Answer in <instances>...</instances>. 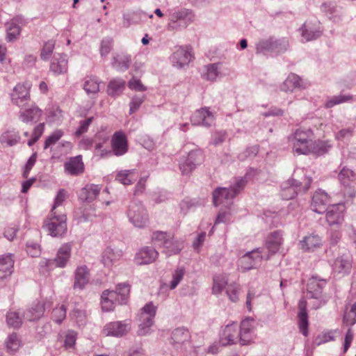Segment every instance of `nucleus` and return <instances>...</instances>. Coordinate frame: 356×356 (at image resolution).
<instances>
[{"mask_svg": "<svg viewBox=\"0 0 356 356\" xmlns=\"http://www.w3.org/2000/svg\"><path fill=\"white\" fill-rule=\"evenodd\" d=\"M315 136L310 128L298 129L290 142L293 151L298 154H314L322 155L332 147L330 140H314Z\"/></svg>", "mask_w": 356, "mask_h": 356, "instance_id": "obj_1", "label": "nucleus"}, {"mask_svg": "<svg viewBox=\"0 0 356 356\" xmlns=\"http://www.w3.org/2000/svg\"><path fill=\"white\" fill-rule=\"evenodd\" d=\"M130 286L127 284H120L116 291L105 290L101 297L102 308L105 312L113 310L117 303L124 304L129 298Z\"/></svg>", "mask_w": 356, "mask_h": 356, "instance_id": "obj_2", "label": "nucleus"}, {"mask_svg": "<svg viewBox=\"0 0 356 356\" xmlns=\"http://www.w3.org/2000/svg\"><path fill=\"white\" fill-rule=\"evenodd\" d=\"M227 280V277L225 275H216L213 278L212 292L218 295L225 289V293L229 300L233 302H236L239 300L241 286L236 282L228 284Z\"/></svg>", "mask_w": 356, "mask_h": 356, "instance_id": "obj_3", "label": "nucleus"}, {"mask_svg": "<svg viewBox=\"0 0 356 356\" xmlns=\"http://www.w3.org/2000/svg\"><path fill=\"white\" fill-rule=\"evenodd\" d=\"M245 181L243 179L238 180L236 185L231 189L227 188H219L213 193V201L216 206L220 204H227L236 195V194L245 186Z\"/></svg>", "mask_w": 356, "mask_h": 356, "instance_id": "obj_4", "label": "nucleus"}, {"mask_svg": "<svg viewBox=\"0 0 356 356\" xmlns=\"http://www.w3.org/2000/svg\"><path fill=\"white\" fill-rule=\"evenodd\" d=\"M152 242L156 247L163 246V251L168 256L178 253L182 248L181 243L171 240L170 236L162 232L153 234Z\"/></svg>", "mask_w": 356, "mask_h": 356, "instance_id": "obj_5", "label": "nucleus"}, {"mask_svg": "<svg viewBox=\"0 0 356 356\" xmlns=\"http://www.w3.org/2000/svg\"><path fill=\"white\" fill-rule=\"evenodd\" d=\"M326 284V280L320 279L315 276L308 280L307 284V296L309 298H314L317 300L318 303L315 305V308L319 307L325 302V300L323 298V289Z\"/></svg>", "mask_w": 356, "mask_h": 356, "instance_id": "obj_6", "label": "nucleus"}, {"mask_svg": "<svg viewBox=\"0 0 356 356\" xmlns=\"http://www.w3.org/2000/svg\"><path fill=\"white\" fill-rule=\"evenodd\" d=\"M45 226L51 236H62L67 230L66 216L58 214L56 211L54 214L51 211L49 217L45 221Z\"/></svg>", "mask_w": 356, "mask_h": 356, "instance_id": "obj_7", "label": "nucleus"}, {"mask_svg": "<svg viewBox=\"0 0 356 356\" xmlns=\"http://www.w3.org/2000/svg\"><path fill=\"white\" fill-rule=\"evenodd\" d=\"M127 216L129 221L136 227H144L148 222V214L140 204L131 203L129 206Z\"/></svg>", "mask_w": 356, "mask_h": 356, "instance_id": "obj_8", "label": "nucleus"}, {"mask_svg": "<svg viewBox=\"0 0 356 356\" xmlns=\"http://www.w3.org/2000/svg\"><path fill=\"white\" fill-rule=\"evenodd\" d=\"M156 314V307L152 302L146 304L141 309L139 314V329L138 333L139 335H145L149 332V327L153 324V319Z\"/></svg>", "mask_w": 356, "mask_h": 356, "instance_id": "obj_9", "label": "nucleus"}, {"mask_svg": "<svg viewBox=\"0 0 356 356\" xmlns=\"http://www.w3.org/2000/svg\"><path fill=\"white\" fill-rule=\"evenodd\" d=\"M288 42L284 40H274L269 38L259 42L257 44V53L263 54H272L279 53L286 49Z\"/></svg>", "mask_w": 356, "mask_h": 356, "instance_id": "obj_10", "label": "nucleus"}, {"mask_svg": "<svg viewBox=\"0 0 356 356\" xmlns=\"http://www.w3.org/2000/svg\"><path fill=\"white\" fill-rule=\"evenodd\" d=\"M110 132L102 130L97 132L94 136L95 155L100 157H105L111 155V149L108 143Z\"/></svg>", "mask_w": 356, "mask_h": 356, "instance_id": "obj_11", "label": "nucleus"}, {"mask_svg": "<svg viewBox=\"0 0 356 356\" xmlns=\"http://www.w3.org/2000/svg\"><path fill=\"white\" fill-rule=\"evenodd\" d=\"M32 84L29 81L18 83L10 94L12 102L18 106H23L30 100V90Z\"/></svg>", "mask_w": 356, "mask_h": 356, "instance_id": "obj_12", "label": "nucleus"}, {"mask_svg": "<svg viewBox=\"0 0 356 356\" xmlns=\"http://www.w3.org/2000/svg\"><path fill=\"white\" fill-rule=\"evenodd\" d=\"M256 322L252 318H245L241 321L239 331V342L241 345H248L256 339Z\"/></svg>", "mask_w": 356, "mask_h": 356, "instance_id": "obj_13", "label": "nucleus"}, {"mask_svg": "<svg viewBox=\"0 0 356 356\" xmlns=\"http://www.w3.org/2000/svg\"><path fill=\"white\" fill-rule=\"evenodd\" d=\"M269 259V254H261L260 249H257L245 254L238 260V266L244 270L255 268L261 264L263 260Z\"/></svg>", "mask_w": 356, "mask_h": 356, "instance_id": "obj_14", "label": "nucleus"}, {"mask_svg": "<svg viewBox=\"0 0 356 356\" xmlns=\"http://www.w3.org/2000/svg\"><path fill=\"white\" fill-rule=\"evenodd\" d=\"M284 238L282 232L280 231H275L270 233L266 239L265 248L260 249L261 254L271 255L277 252L283 244Z\"/></svg>", "mask_w": 356, "mask_h": 356, "instance_id": "obj_15", "label": "nucleus"}, {"mask_svg": "<svg viewBox=\"0 0 356 356\" xmlns=\"http://www.w3.org/2000/svg\"><path fill=\"white\" fill-rule=\"evenodd\" d=\"M339 179L343 186L344 195L353 197L356 193L355 173L348 168H343L339 174Z\"/></svg>", "mask_w": 356, "mask_h": 356, "instance_id": "obj_16", "label": "nucleus"}, {"mask_svg": "<svg viewBox=\"0 0 356 356\" xmlns=\"http://www.w3.org/2000/svg\"><path fill=\"white\" fill-rule=\"evenodd\" d=\"M111 154L122 156L128 151V140L125 134L121 131L115 132L112 136Z\"/></svg>", "mask_w": 356, "mask_h": 356, "instance_id": "obj_17", "label": "nucleus"}, {"mask_svg": "<svg viewBox=\"0 0 356 356\" xmlns=\"http://www.w3.org/2000/svg\"><path fill=\"white\" fill-rule=\"evenodd\" d=\"M352 257L350 252H345L337 257L333 264L332 270L338 275H346L350 272L352 268Z\"/></svg>", "mask_w": 356, "mask_h": 356, "instance_id": "obj_18", "label": "nucleus"}, {"mask_svg": "<svg viewBox=\"0 0 356 356\" xmlns=\"http://www.w3.org/2000/svg\"><path fill=\"white\" fill-rule=\"evenodd\" d=\"M192 49L190 47H179L171 56V61L173 65L182 67L188 64L193 58Z\"/></svg>", "mask_w": 356, "mask_h": 356, "instance_id": "obj_19", "label": "nucleus"}, {"mask_svg": "<svg viewBox=\"0 0 356 356\" xmlns=\"http://www.w3.org/2000/svg\"><path fill=\"white\" fill-rule=\"evenodd\" d=\"M130 330V325L125 321H115L107 323L102 330L105 336L122 337Z\"/></svg>", "mask_w": 356, "mask_h": 356, "instance_id": "obj_20", "label": "nucleus"}, {"mask_svg": "<svg viewBox=\"0 0 356 356\" xmlns=\"http://www.w3.org/2000/svg\"><path fill=\"white\" fill-rule=\"evenodd\" d=\"M202 161L203 154L202 152L198 149L193 150L188 154V157L180 163V170L183 174H188Z\"/></svg>", "mask_w": 356, "mask_h": 356, "instance_id": "obj_21", "label": "nucleus"}, {"mask_svg": "<svg viewBox=\"0 0 356 356\" xmlns=\"http://www.w3.org/2000/svg\"><path fill=\"white\" fill-rule=\"evenodd\" d=\"M323 241L318 234H311L305 236L299 242L300 249L304 252H314L322 248Z\"/></svg>", "mask_w": 356, "mask_h": 356, "instance_id": "obj_22", "label": "nucleus"}, {"mask_svg": "<svg viewBox=\"0 0 356 356\" xmlns=\"http://www.w3.org/2000/svg\"><path fill=\"white\" fill-rule=\"evenodd\" d=\"M310 179H305L303 184L302 183H297L289 186V184H286L282 186V197L285 200L292 199L298 192H305L307 191L310 187Z\"/></svg>", "mask_w": 356, "mask_h": 356, "instance_id": "obj_23", "label": "nucleus"}, {"mask_svg": "<svg viewBox=\"0 0 356 356\" xmlns=\"http://www.w3.org/2000/svg\"><path fill=\"white\" fill-rule=\"evenodd\" d=\"M239 332L236 323H232L226 325L220 337V343L222 346H228L239 341Z\"/></svg>", "mask_w": 356, "mask_h": 356, "instance_id": "obj_24", "label": "nucleus"}, {"mask_svg": "<svg viewBox=\"0 0 356 356\" xmlns=\"http://www.w3.org/2000/svg\"><path fill=\"white\" fill-rule=\"evenodd\" d=\"M345 206L343 204H337L330 206L326 213V220L330 225H339L343 220Z\"/></svg>", "mask_w": 356, "mask_h": 356, "instance_id": "obj_25", "label": "nucleus"}, {"mask_svg": "<svg viewBox=\"0 0 356 356\" xmlns=\"http://www.w3.org/2000/svg\"><path fill=\"white\" fill-rule=\"evenodd\" d=\"M330 202V197L325 192L319 190L315 192L313 195L311 207L316 213H323Z\"/></svg>", "mask_w": 356, "mask_h": 356, "instance_id": "obj_26", "label": "nucleus"}, {"mask_svg": "<svg viewBox=\"0 0 356 356\" xmlns=\"http://www.w3.org/2000/svg\"><path fill=\"white\" fill-rule=\"evenodd\" d=\"M67 56L66 54H57L52 58L50 70L56 74H65L67 71Z\"/></svg>", "mask_w": 356, "mask_h": 356, "instance_id": "obj_27", "label": "nucleus"}, {"mask_svg": "<svg viewBox=\"0 0 356 356\" xmlns=\"http://www.w3.org/2000/svg\"><path fill=\"white\" fill-rule=\"evenodd\" d=\"M42 111L35 104H32L29 108L22 109L19 111V119L26 123L32 121H38L42 115Z\"/></svg>", "mask_w": 356, "mask_h": 356, "instance_id": "obj_28", "label": "nucleus"}, {"mask_svg": "<svg viewBox=\"0 0 356 356\" xmlns=\"http://www.w3.org/2000/svg\"><path fill=\"white\" fill-rule=\"evenodd\" d=\"M191 122L195 125L210 126L213 122V115L208 109L202 108L193 114Z\"/></svg>", "mask_w": 356, "mask_h": 356, "instance_id": "obj_29", "label": "nucleus"}, {"mask_svg": "<svg viewBox=\"0 0 356 356\" xmlns=\"http://www.w3.org/2000/svg\"><path fill=\"white\" fill-rule=\"evenodd\" d=\"M13 266L14 259L12 254L0 256V282L11 275Z\"/></svg>", "mask_w": 356, "mask_h": 356, "instance_id": "obj_30", "label": "nucleus"}, {"mask_svg": "<svg viewBox=\"0 0 356 356\" xmlns=\"http://www.w3.org/2000/svg\"><path fill=\"white\" fill-rule=\"evenodd\" d=\"M65 170L71 175H79L83 172L84 165L81 156L71 158L65 163Z\"/></svg>", "mask_w": 356, "mask_h": 356, "instance_id": "obj_31", "label": "nucleus"}, {"mask_svg": "<svg viewBox=\"0 0 356 356\" xmlns=\"http://www.w3.org/2000/svg\"><path fill=\"white\" fill-rule=\"evenodd\" d=\"M158 256V252L152 248H143L138 252L135 257V261L136 264H148L153 262Z\"/></svg>", "mask_w": 356, "mask_h": 356, "instance_id": "obj_32", "label": "nucleus"}, {"mask_svg": "<svg viewBox=\"0 0 356 356\" xmlns=\"http://www.w3.org/2000/svg\"><path fill=\"white\" fill-rule=\"evenodd\" d=\"M70 243H65L58 249L56 257L53 261L57 267H65L71 255Z\"/></svg>", "mask_w": 356, "mask_h": 356, "instance_id": "obj_33", "label": "nucleus"}, {"mask_svg": "<svg viewBox=\"0 0 356 356\" xmlns=\"http://www.w3.org/2000/svg\"><path fill=\"white\" fill-rule=\"evenodd\" d=\"M100 189V187L97 185H86L81 190L79 197L82 201L88 202H92L99 195Z\"/></svg>", "mask_w": 356, "mask_h": 356, "instance_id": "obj_34", "label": "nucleus"}, {"mask_svg": "<svg viewBox=\"0 0 356 356\" xmlns=\"http://www.w3.org/2000/svg\"><path fill=\"white\" fill-rule=\"evenodd\" d=\"M306 301L304 299L300 300L298 304V325L300 331L302 333L304 336H307L308 332V321L307 314L306 312Z\"/></svg>", "mask_w": 356, "mask_h": 356, "instance_id": "obj_35", "label": "nucleus"}, {"mask_svg": "<svg viewBox=\"0 0 356 356\" xmlns=\"http://www.w3.org/2000/svg\"><path fill=\"white\" fill-rule=\"evenodd\" d=\"M23 19L17 17L8 24L7 26V38L9 41L16 40L20 33L19 24H22Z\"/></svg>", "mask_w": 356, "mask_h": 356, "instance_id": "obj_36", "label": "nucleus"}, {"mask_svg": "<svg viewBox=\"0 0 356 356\" xmlns=\"http://www.w3.org/2000/svg\"><path fill=\"white\" fill-rule=\"evenodd\" d=\"M121 257V252H114V250L111 248H106L102 253V261L105 266L111 267L119 261Z\"/></svg>", "mask_w": 356, "mask_h": 356, "instance_id": "obj_37", "label": "nucleus"}, {"mask_svg": "<svg viewBox=\"0 0 356 356\" xmlns=\"http://www.w3.org/2000/svg\"><path fill=\"white\" fill-rule=\"evenodd\" d=\"M51 305V302H47L44 304L38 303L35 307L31 308V309L27 311L24 317L29 321H34L40 318L44 312L46 308L49 307Z\"/></svg>", "mask_w": 356, "mask_h": 356, "instance_id": "obj_38", "label": "nucleus"}, {"mask_svg": "<svg viewBox=\"0 0 356 356\" xmlns=\"http://www.w3.org/2000/svg\"><path fill=\"white\" fill-rule=\"evenodd\" d=\"M296 88H305L300 78L295 74H291L284 82L282 89L284 91H293Z\"/></svg>", "mask_w": 356, "mask_h": 356, "instance_id": "obj_39", "label": "nucleus"}, {"mask_svg": "<svg viewBox=\"0 0 356 356\" xmlns=\"http://www.w3.org/2000/svg\"><path fill=\"white\" fill-rule=\"evenodd\" d=\"M88 282V271L86 266H79L75 273L74 287L82 289Z\"/></svg>", "mask_w": 356, "mask_h": 356, "instance_id": "obj_40", "label": "nucleus"}, {"mask_svg": "<svg viewBox=\"0 0 356 356\" xmlns=\"http://www.w3.org/2000/svg\"><path fill=\"white\" fill-rule=\"evenodd\" d=\"M193 15L191 11L186 9H175L169 10V20L172 23H176L179 20H191Z\"/></svg>", "mask_w": 356, "mask_h": 356, "instance_id": "obj_41", "label": "nucleus"}, {"mask_svg": "<svg viewBox=\"0 0 356 356\" xmlns=\"http://www.w3.org/2000/svg\"><path fill=\"white\" fill-rule=\"evenodd\" d=\"M190 338L189 332L184 328L175 329L171 335V343L182 344L188 341Z\"/></svg>", "mask_w": 356, "mask_h": 356, "instance_id": "obj_42", "label": "nucleus"}, {"mask_svg": "<svg viewBox=\"0 0 356 356\" xmlns=\"http://www.w3.org/2000/svg\"><path fill=\"white\" fill-rule=\"evenodd\" d=\"M138 178V174L134 170L120 171L116 176V180L124 185L131 184Z\"/></svg>", "mask_w": 356, "mask_h": 356, "instance_id": "obj_43", "label": "nucleus"}, {"mask_svg": "<svg viewBox=\"0 0 356 356\" xmlns=\"http://www.w3.org/2000/svg\"><path fill=\"white\" fill-rule=\"evenodd\" d=\"M343 323L346 326H352L356 323V302L346 308L343 315Z\"/></svg>", "mask_w": 356, "mask_h": 356, "instance_id": "obj_44", "label": "nucleus"}, {"mask_svg": "<svg viewBox=\"0 0 356 356\" xmlns=\"http://www.w3.org/2000/svg\"><path fill=\"white\" fill-rule=\"evenodd\" d=\"M124 86L125 82L122 79L112 80L108 86V93L113 96L118 95L123 91Z\"/></svg>", "mask_w": 356, "mask_h": 356, "instance_id": "obj_45", "label": "nucleus"}, {"mask_svg": "<svg viewBox=\"0 0 356 356\" xmlns=\"http://www.w3.org/2000/svg\"><path fill=\"white\" fill-rule=\"evenodd\" d=\"M322 31L320 27L318 29H312V28L307 27V24H305L302 28V35L305 41H310L316 39L321 36Z\"/></svg>", "mask_w": 356, "mask_h": 356, "instance_id": "obj_46", "label": "nucleus"}, {"mask_svg": "<svg viewBox=\"0 0 356 356\" xmlns=\"http://www.w3.org/2000/svg\"><path fill=\"white\" fill-rule=\"evenodd\" d=\"M46 120L49 122H54L59 120L61 117V111L58 106L52 105L46 109Z\"/></svg>", "mask_w": 356, "mask_h": 356, "instance_id": "obj_47", "label": "nucleus"}, {"mask_svg": "<svg viewBox=\"0 0 356 356\" xmlns=\"http://www.w3.org/2000/svg\"><path fill=\"white\" fill-rule=\"evenodd\" d=\"M6 348L10 352L17 351L21 346V341L15 333L8 336L6 341Z\"/></svg>", "mask_w": 356, "mask_h": 356, "instance_id": "obj_48", "label": "nucleus"}, {"mask_svg": "<svg viewBox=\"0 0 356 356\" xmlns=\"http://www.w3.org/2000/svg\"><path fill=\"white\" fill-rule=\"evenodd\" d=\"M83 88L88 94H95L99 90V83L95 78H86Z\"/></svg>", "mask_w": 356, "mask_h": 356, "instance_id": "obj_49", "label": "nucleus"}, {"mask_svg": "<svg viewBox=\"0 0 356 356\" xmlns=\"http://www.w3.org/2000/svg\"><path fill=\"white\" fill-rule=\"evenodd\" d=\"M6 322L9 327L17 328L22 325V318L19 317V314L14 311H10L6 316Z\"/></svg>", "mask_w": 356, "mask_h": 356, "instance_id": "obj_50", "label": "nucleus"}, {"mask_svg": "<svg viewBox=\"0 0 356 356\" xmlns=\"http://www.w3.org/2000/svg\"><path fill=\"white\" fill-rule=\"evenodd\" d=\"M130 63V57L128 56L117 55L114 57L113 65L120 70L128 69Z\"/></svg>", "mask_w": 356, "mask_h": 356, "instance_id": "obj_51", "label": "nucleus"}, {"mask_svg": "<svg viewBox=\"0 0 356 356\" xmlns=\"http://www.w3.org/2000/svg\"><path fill=\"white\" fill-rule=\"evenodd\" d=\"M66 317V308L64 305L60 307H55L51 313V318L56 323H61V322Z\"/></svg>", "mask_w": 356, "mask_h": 356, "instance_id": "obj_52", "label": "nucleus"}, {"mask_svg": "<svg viewBox=\"0 0 356 356\" xmlns=\"http://www.w3.org/2000/svg\"><path fill=\"white\" fill-rule=\"evenodd\" d=\"M260 295L261 292L258 289V286H254V284L249 285L246 301L247 307L249 310L251 309L252 300Z\"/></svg>", "mask_w": 356, "mask_h": 356, "instance_id": "obj_53", "label": "nucleus"}, {"mask_svg": "<svg viewBox=\"0 0 356 356\" xmlns=\"http://www.w3.org/2000/svg\"><path fill=\"white\" fill-rule=\"evenodd\" d=\"M63 131L61 129H57L54 131L50 136H49L45 141L44 145V148L47 149L50 146L56 144L60 138L63 136Z\"/></svg>", "mask_w": 356, "mask_h": 356, "instance_id": "obj_54", "label": "nucleus"}, {"mask_svg": "<svg viewBox=\"0 0 356 356\" xmlns=\"http://www.w3.org/2000/svg\"><path fill=\"white\" fill-rule=\"evenodd\" d=\"M19 138L18 135L6 132L1 135L0 140L1 143H6L9 146H13L18 143Z\"/></svg>", "mask_w": 356, "mask_h": 356, "instance_id": "obj_55", "label": "nucleus"}, {"mask_svg": "<svg viewBox=\"0 0 356 356\" xmlns=\"http://www.w3.org/2000/svg\"><path fill=\"white\" fill-rule=\"evenodd\" d=\"M55 42L54 40H49L44 43L42 50L40 56L43 60H47L51 55L54 49Z\"/></svg>", "mask_w": 356, "mask_h": 356, "instance_id": "obj_56", "label": "nucleus"}, {"mask_svg": "<svg viewBox=\"0 0 356 356\" xmlns=\"http://www.w3.org/2000/svg\"><path fill=\"white\" fill-rule=\"evenodd\" d=\"M68 195L67 192L65 189H60L55 198L54 203L52 207V212L55 214L56 210L58 207L62 204V203L67 199Z\"/></svg>", "mask_w": 356, "mask_h": 356, "instance_id": "obj_57", "label": "nucleus"}, {"mask_svg": "<svg viewBox=\"0 0 356 356\" xmlns=\"http://www.w3.org/2000/svg\"><path fill=\"white\" fill-rule=\"evenodd\" d=\"M113 40L111 38L102 40L100 45V54L102 57L106 56L113 48Z\"/></svg>", "mask_w": 356, "mask_h": 356, "instance_id": "obj_58", "label": "nucleus"}, {"mask_svg": "<svg viewBox=\"0 0 356 356\" xmlns=\"http://www.w3.org/2000/svg\"><path fill=\"white\" fill-rule=\"evenodd\" d=\"M218 75V65L211 64L207 67V72L204 77L209 81H214Z\"/></svg>", "mask_w": 356, "mask_h": 356, "instance_id": "obj_59", "label": "nucleus"}, {"mask_svg": "<svg viewBox=\"0 0 356 356\" xmlns=\"http://www.w3.org/2000/svg\"><path fill=\"white\" fill-rule=\"evenodd\" d=\"M185 271L184 268H177L172 275V280L170 282V287L171 289H175L180 281L182 280Z\"/></svg>", "mask_w": 356, "mask_h": 356, "instance_id": "obj_60", "label": "nucleus"}, {"mask_svg": "<svg viewBox=\"0 0 356 356\" xmlns=\"http://www.w3.org/2000/svg\"><path fill=\"white\" fill-rule=\"evenodd\" d=\"M92 118H87L80 122L79 127L77 129V130L75 132V135L78 137L81 136L82 134L86 133L90 124H91L92 121Z\"/></svg>", "mask_w": 356, "mask_h": 356, "instance_id": "obj_61", "label": "nucleus"}, {"mask_svg": "<svg viewBox=\"0 0 356 356\" xmlns=\"http://www.w3.org/2000/svg\"><path fill=\"white\" fill-rule=\"evenodd\" d=\"M349 99H350L349 96H345V95L335 96V97H332L330 100H328L326 102L325 106L327 108H331L336 104L347 102Z\"/></svg>", "mask_w": 356, "mask_h": 356, "instance_id": "obj_62", "label": "nucleus"}, {"mask_svg": "<svg viewBox=\"0 0 356 356\" xmlns=\"http://www.w3.org/2000/svg\"><path fill=\"white\" fill-rule=\"evenodd\" d=\"M26 252L32 257H37L40 255L41 250L38 244L35 243H28Z\"/></svg>", "mask_w": 356, "mask_h": 356, "instance_id": "obj_63", "label": "nucleus"}, {"mask_svg": "<svg viewBox=\"0 0 356 356\" xmlns=\"http://www.w3.org/2000/svg\"><path fill=\"white\" fill-rule=\"evenodd\" d=\"M76 339V333L74 331H69L65 339L64 346L66 349L74 347Z\"/></svg>", "mask_w": 356, "mask_h": 356, "instance_id": "obj_64", "label": "nucleus"}]
</instances>
